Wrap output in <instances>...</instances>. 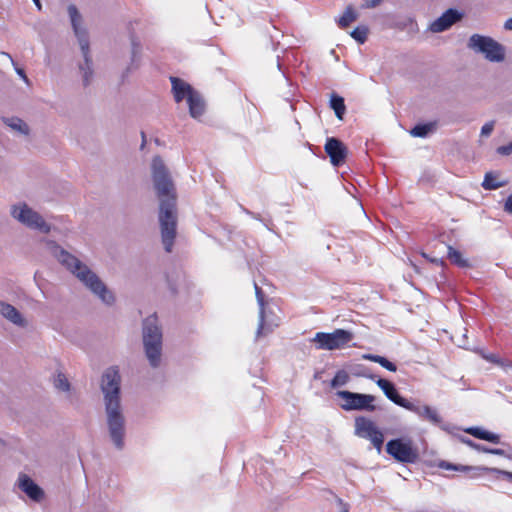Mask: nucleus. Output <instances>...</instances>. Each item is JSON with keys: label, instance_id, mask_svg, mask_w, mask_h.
<instances>
[{"label": "nucleus", "instance_id": "obj_1", "mask_svg": "<svg viewBox=\"0 0 512 512\" xmlns=\"http://www.w3.org/2000/svg\"><path fill=\"white\" fill-rule=\"evenodd\" d=\"M151 170L154 188L160 202L159 223L161 239L165 251L170 253L176 238V190L169 171L160 156L153 157Z\"/></svg>", "mask_w": 512, "mask_h": 512}, {"label": "nucleus", "instance_id": "obj_2", "mask_svg": "<svg viewBox=\"0 0 512 512\" xmlns=\"http://www.w3.org/2000/svg\"><path fill=\"white\" fill-rule=\"evenodd\" d=\"M100 389L103 394L109 436L114 446L121 450L124 447L126 420L121 405V376L117 367H109L103 372Z\"/></svg>", "mask_w": 512, "mask_h": 512}, {"label": "nucleus", "instance_id": "obj_3", "mask_svg": "<svg viewBox=\"0 0 512 512\" xmlns=\"http://www.w3.org/2000/svg\"><path fill=\"white\" fill-rule=\"evenodd\" d=\"M51 250L56 259L92 294L108 306L114 304L113 292L88 265L55 243H52Z\"/></svg>", "mask_w": 512, "mask_h": 512}, {"label": "nucleus", "instance_id": "obj_4", "mask_svg": "<svg viewBox=\"0 0 512 512\" xmlns=\"http://www.w3.org/2000/svg\"><path fill=\"white\" fill-rule=\"evenodd\" d=\"M71 25L75 36L78 39V43L84 58V61L79 64V71L82 76L83 86L87 87L90 85L93 78V67L92 60L89 51V38L88 33L84 27H82V16L74 4H70L67 8Z\"/></svg>", "mask_w": 512, "mask_h": 512}, {"label": "nucleus", "instance_id": "obj_5", "mask_svg": "<svg viewBox=\"0 0 512 512\" xmlns=\"http://www.w3.org/2000/svg\"><path fill=\"white\" fill-rule=\"evenodd\" d=\"M142 338L149 364L151 367L157 368L161 362L163 335L155 314L149 315L143 320Z\"/></svg>", "mask_w": 512, "mask_h": 512}, {"label": "nucleus", "instance_id": "obj_6", "mask_svg": "<svg viewBox=\"0 0 512 512\" xmlns=\"http://www.w3.org/2000/svg\"><path fill=\"white\" fill-rule=\"evenodd\" d=\"M467 48L492 63H501L506 58V48L494 38L482 34H472L467 41Z\"/></svg>", "mask_w": 512, "mask_h": 512}, {"label": "nucleus", "instance_id": "obj_7", "mask_svg": "<svg viewBox=\"0 0 512 512\" xmlns=\"http://www.w3.org/2000/svg\"><path fill=\"white\" fill-rule=\"evenodd\" d=\"M11 216L22 225L32 230H38L42 233H49L51 230L50 224H48L44 218L26 203L20 202L11 206Z\"/></svg>", "mask_w": 512, "mask_h": 512}, {"label": "nucleus", "instance_id": "obj_8", "mask_svg": "<svg viewBox=\"0 0 512 512\" xmlns=\"http://www.w3.org/2000/svg\"><path fill=\"white\" fill-rule=\"evenodd\" d=\"M354 338L352 332L344 329H336L331 333L317 332L312 339L316 343L317 349L337 350L348 345Z\"/></svg>", "mask_w": 512, "mask_h": 512}, {"label": "nucleus", "instance_id": "obj_9", "mask_svg": "<svg viewBox=\"0 0 512 512\" xmlns=\"http://www.w3.org/2000/svg\"><path fill=\"white\" fill-rule=\"evenodd\" d=\"M386 452L401 463H415L419 459V452L411 440L392 439L386 444Z\"/></svg>", "mask_w": 512, "mask_h": 512}, {"label": "nucleus", "instance_id": "obj_10", "mask_svg": "<svg viewBox=\"0 0 512 512\" xmlns=\"http://www.w3.org/2000/svg\"><path fill=\"white\" fill-rule=\"evenodd\" d=\"M336 395L344 401L340 406L345 411H374L376 409L375 405H373L375 401V396L373 395L354 393L347 390L337 391Z\"/></svg>", "mask_w": 512, "mask_h": 512}, {"label": "nucleus", "instance_id": "obj_11", "mask_svg": "<svg viewBox=\"0 0 512 512\" xmlns=\"http://www.w3.org/2000/svg\"><path fill=\"white\" fill-rule=\"evenodd\" d=\"M354 426L355 435L370 440L377 451L381 452L384 435L372 420L364 416H358L355 418Z\"/></svg>", "mask_w": 512, "mask_h": 512}, {"label": "nucleus", "instance_id": "obj_12", "mask_svg": "<svg viewBox=\"0 0 512 512\" xmlns=\"http://www.w3.org/2000/svg\"><path fill=\"white\" fill-rule=\"evenodd\" d=\"M325 152L330 157V161L334 166H340L345 162L347 157V147L339 139L328 138L325 144Z\"/></svg>", "mask_w": 512, "mask_h": 512}, {"label": "nucleus", "instance_id": "obj_13", "mask_svg": "<svg viewBox=\"0 0 512 512\" xmlns=\"http://www.w3.org/2000/svg\"><path fill=\"white\" fill-rule=\"evenodd\" d=\"M0 315L13 325L20 328H26L29 324L27 319L15 306L5 301H0Z\"/></svg>", "mask_w": 512, "mask_h": 512}, {"label": "nucleus", "instance_id": "obj_14", "mask_svg": "<svg viewBox=\"0 0 512 512\" xmlns=\"http://www.w3.org/2000/svg\"><path fill=\"white\" fill-rule=\"evenodd\" d=\"M18 487L33 501L39 502L44 497V491L27 474L19 475Z\"/></svg>", "mask_w": 512, "mask_h": 512}, {"label": "nucleus", "instance_id": "obj_15", "mask_svg": "<svg viewBox=\"0 0 512 512\" xmlns=\"http://www.w3.org/2000/svg\"><path fill=\"white\" fill-rule=\"evenodd\" d=\"M376 384L383 391L385 396L393 403L405 409L411 408L409 406L410 401L399 395L393 383L386 379L380 378L376 381Z\"/></svg>", "mask_w": 512, "mask_h": 512}, {"label": "nucleus", "instance_id": "obj_16", "mask_svg": "<svg viewBox=\"0 0 512 512\" xmlns=\"http://www.w3.org/2000/svg\"><path fill=\"white\" fill-rule=\"evenodd\" d=\"M461 15L454 9H448L430 25V30L435 33L443 32L460 20Z\"/></svg>", "mask_w": 512, "mask_h": 512}, {"label": "nucleus", "instance_id": "obj_17", "mask_svg": "<svg viewBox=\"0 0 512 512\" xmlns=\"http://www.w3.org/2000/svg\"><path fill=\"white\" fill-rule=\"evenodd\" d=\"M255 288V295L256 299L259 305V321H258V327L256 330V339L260 338L261 336L267 335L271 332L270 329L265 327V302H264V293L261 290V288L254 283Z\"/></svg>", "mask_w": 512, "mask_h": 512}, {"label": "nucleus", "instance_id": "obj_18", "mask_svg": "<svg viewBox=\"0 0 512 512\" xmlns=\"http://www.w3.org/2000/svg\"><path fill=\"white\" fill-rule=\"evenodd\" d=\"M170 79L172 83V92L177 103L181 102L185 98L188 99L189 94H193L195 92V90L185 81L177 77H171Z\"/></svg>", "mask_w": 512, "mask_h": 512}, {"label": "nucleus", "instance_id": "obj_19", "mask_svg": "<svg viewBox=\"0 0 512 512\" xmlns=\"http://www.w3.org/2000/svg\"><path fill=\"white\" fill-rule=\"evenodd\" d=\"M409 406L411 408H406L407 410L416 413L423 419L430 421L433 424H439L441 422V417L438 415L437 411L430 406H417L414 403L410 402Z\"/></svg>", "mask_w": 512, "mask_h": 512}, {"label": "nucleus", "instance_id": "obj_20", "mask_svg": "<svg viewBox=\"0 0 512 512\" xmlns=\"http://www.w3.org/2000/svg\"><path fill=\"white\" fill-rule=\"evenodd\" d=\"M189 105V113L193 118H199L205 111V102L202 96L195 91L193 94H189L187 99Z\"/></svg>", "mask_w": 512, "mask_h": 512}, {"label": "nucleus", "instance_id": "obj_21", "mask_svg": "<svg viewBox=\"0 0 512 512\" xmlns=\"http://www.w3.org/2000/svg\"><path fill=\"white\" fill-rule=\"evenodd\" d=\"M141 44L137 38H131V63L127 67L126 72H130L131 70L137 69L139 66V60L141 56Z\"/></svg>", "mask_w": 512, "mask_h": 512}, {"label": "nucleus", "instance_id": "obj_22", "mask_svg": "<svg viewBox=\"0 0 512 512\" xmlns=\"http://www.w3.org/2000/svg\"><path fill=\"white\" fill-rule=\"evenodd\" d=\"M466 432L478 439L486 440L495 444L499 443L500 441L499 435L483 430L482 428L479 427L468 428Z\"/></svg>", "mask_w": 512, "mask_h": 512}, {"label": "nucleus", "instance_id": "obj_23", "mask_svg": "<svg viewBox=\"0 0 512 512\" xmlns=\"http://www.w3.org/2000/svg\"><path fill=\"white\" fill-rule=\"evenodd\" d=\"M507 184V181H501L499 180V175L494 172H487L485 174L482 187L485 190H495L500 187H503Z\"/></svg>", "mask_w": 512, "mask_h": 512}, {"label": "nucleus", "instance_id": "obj_24", "mask_svg": "<svg viewBox=\"0 0 512 512\" xmlns=\"http://www.w3.org/2000/svg\"><path fill=\"white\" fill-rule=\"evenodd\" d=\"M447 257L453 264L460 268L471 267L469 261L463 257L462 253L452 246H448Z\"/></svg>", "mask_w": 512, "mask_h": 512}, {"label": "nucleus", "instance_id": "obj_25", "mask_svg": "<svg viewBox=\"0 0 512 512\" xmlns=\"http://www.w3.org/2000/svg\"><path fill=\"white\" fill-rule=\"evenodd\" d=\"M436 127H437V122L417 124L416 126H414L411 129L410 134L413 137L424 138V137L428 136V134H430L431 132L435 131Z\"/></svg>", "mask_w": 512, "mask_h": 512}, {"label": "nucleus", "instance_id": "obj_26", "mask_svg": "<svg viewBox=\"0 0 512 512\" xmlns=\"http://www.w3.org/2000/svg\"><path fill=\"white\" fill-rule=\"evenodd\" d=\"M3 122L7 126H9L11 129H13L23 135H28L30 132L29 126L20 118H17V117L4 118Z\"/></svg>", "mask_w": 512, "mask_h": 512}, {"label": "nucleus", "instance_id": "obj_27", "mask_svg": "<svg viewBox=\"0 0 512 512\" xmlns=\"http://www.w3.org/2000/svg\"><path fill=\"white\" fill-rule=\"evenodd\" d=\"M330 107L334 110L336 117L339 120H342L346 111L344 98L337 94H332L330 98Z\"/></svg>", "mask_w": 512, "mask_h": 512}, {"label": "nucleus", "instance_id": "obj_28", "mask_svg": "<svg viewBox=\"0 0 512 512\" xmlns=\"http://www.w3.org/2000/svg\"><path fill=\"white\" fill-rule=\"evenodd\" d=\"M362 358L365 360H369V361L378 363L379 365H381L383 368L387 369L388 371L395 372L397 370V366L393 362L389 361L387 358H385L383 356L375 355V354H364V355H362Z\"/></svg>", "mask_w": 512, "mask_h": 512}, {"label": "nucleus", "instance_id": "obj_29", "mask_svg": "<svg viewBox=\"0 0 512 512\" xmlns=\"http://www.w3.org/2000/svg\"><path fill=\"white\" fill-rule=\"evenodd\" d=\"M358 19V14L353 9L351 5L347 6L343 15L338 20V25L340 28L348 27L352 22Z\"/></svg>", "mask_w": 512, "mask_h": 512}, {"label": "nucleus", "instance_id": "obj_30", "mask_svg": "<svg viewBox=\"0 0 512 512\" xmlns=\"http://www.w3.org/2000/svg\"><path fill=\"white\" fill-rule=\"evenodd\" d=\"M53 385L57 390L63 391V392H69L71 389L70 382L68 381L65 374L61 371H58L55 374L54 379H53Z\"/></svg>", "mask_w": 512, "mask_h": 512}, {"label": "nucleus", "instance_id": "obj_31", "mask_svg": "<svg viewBox=\"0 0 512 512\" xmlns=\"http://www.w3.org/2000/svg\"><path fill=\"white\" fill-rule=\"evenodd\" d=\"M439 467L446 469V470H456V471H460V472L480 471V468H478V467H471V466H465V465H453V464L445 462V461H442L439 464Z\"/></svg>", "mask_w": 512, "mask_h": 512}, {"label": "nucleus", "instance_id": "obj_32", "mask_svg": "<svg viewBox=\"0 0 512 512\" xmlns=\"http://www.w3.org/2000/svg\"><path fill=\"white\" fill-rule=\"evenodd\" d=\"M350 377L349 374L344 370H339L334 378L331 380V387L338 388L348 383Z\"/></svg>", "mask_w": 512, "mask_h": 512}, {"label": "nucleus", "instance_id": "obj_33", "mask_svg": "<svg viewBox=\"0 0 512 512\" xmlns=\"http://www.w3.org/2000/svg\"><path fill=\"white\" fill-rule=\"evenodd\" d=\"M351 37L354 38L360 44H363L368 36V28L365 26L356 27L351 33Z\"/></svg>", "mask_w": 512, "mask_h": 512}, {"label": "nucleus", "instance_id": "obj_34", "mask_svg": "<svg viewBox=\"0 0 512 512\" xmlns=\"http://www.w3.org/2000/svg\"><path fill=\"white\" fill-rule=\"evenodd\" d=\"M494 127H495L494 120L486 122L481 128L480 136L485 137V138L489 137L491 135V133L493 132Z\"/></svg>", "mask_w": 512, "mask_h": 512}, {"label": "nucleus", "instance_id": "obj_35", "mask_svg": "<svg viewBox=\"0 0 512 512\" xmlns=\"http://www.w3.org/2000/svg\"><path fill=\"white\" fill-rule=\"evenodd\" d=\"M480 471H489V472L497 473L499 475H502L506 480L512 482V472L500 470L497 468H480Z\"/></svg>", "mask_w": 512, "mask_h": 512}, {"label": "nucleus", "instance_id": "obj_36", "mask_svg": "<svg viewBox=\"0 0 512 512\" xmlns=\"http://www.w3.org/2000/svg\"><path fill=\"white\" fill-rule=\"evenodd\" d=\"M497 152L500 155H505V156L510 155L512 153V142H510L507 145L499 146L497 148Z\"/></svg>", "mask_w": 512, "mask_h": 512}, {"label": "nucleus", "instance_id": "obj_37", "mask_svg": "<svg viewBox=\"0 0 512 512\" xmlns=\"http://www.w3.org/2000/svg\"><path fill=\"white\" fill-rule=\"evenodd\" d=\"M382 3V0H364V3L362 5L363 8H375L379 6Z\"/></svg>", "mask_w": 512, "mask_h": 512}, {"label": "nucleus", "instance_id": "obj_38", "mask_svg": "<svg viewBox=\"0 0 512 512\" xmlns=\"http://www.w3.org/2000/svg\"><path fill=\"white\" fill-rule=\"evenodd\" d=\"M335 499L340 509L339 512H349L350 506L348 503H345L341 498L337 496L335 497Z\"/></svg>", "mask_w": 512, "mask_h": 512}, {"label": "nucleus", "instance_id": "obj_39", "mask_svg": "<svg viewBox=\"0 0 512 512\" xmlns=\"http://www.w3.org/2000/svg\"><path fill=\"white\" fill-rule=\"evenodd\" d=\"M15 66V71L16 73L23 79V81L27 84V85H30V80L28 79L27 75L25 74V71L24 69L22 68H19L17 67L16 65Z\"/></svg>", "mask_w": 512, "mask_h": 512}, {"label": "nucleus", "instance_id": "obj_40", "mask_svg": "<svg viewBox=\"0 0 512 512\" xmlns=\"http://www.w3.org/2000/svg\"><path fill=\"white\" fill-rule=\"evenodd\" d=\"M463 442L466 443L467 445H469L471 448L477 450V451L483 452V448H485L484 446H482L480 444L474 443L470 439L463 440Z\"/></svg>", "mask_w": 512, "mask_h": 512}, {"label": "nucleus", "instance_id": "obj_41", "mask_svg": "<svg viewBox=\"0 0 512 512\" xmlns=\"http://www.w3.org/2000/svg\"><path fill=\"white\" fill-rule=\"evenodd\" d=\"M504 211L512 214V194L508 196L504 204Z\"/></svg>", "mask_w": 512, "mask_h": 512}, {"label": "nucleus", "instance_id": "obj_42", "mask_svg": "<svg viewBox=\"0 0 512 512\" xmlns=\"http://www.w3.org/2000/svg\"><path fill=\"white\" fill-rule=\"evenodd\" d=\"M485 358L492 362V363H495V364H503V359L499 358L497 355L495 354H490V355H487L485 356Z\"/></svg>", "mask_w": 512, "mask_h": 512}, {"label": "nucleus", "instance_id": "obj_43", "mask_svg": "<svg viewBox=\"0 0 512 512\" xmlns=\"http://www.w3.org/2000/svg\"><path fill=\"white\" fill-rule=\"evenodd\" d=\"M498 365L501 366L506 372L512 370V362L509 360L503 359V364H498Z\"/></svg>", "mask_w": 512, "mask_h": 512}, {"label": "nucleus", "instance_id": "obj_44", "mask_svg": "<svg viewBox=\"0 0 512 512\" xmlns=\"http://www.w3.org/2000/svg\"><path fill=\"white\" fill-rule=\"evenodd\" d=\"M483 452L485 453H491V454H495V455H503L504 454V451L502 449H488V448H483Z\"/></svg>", "mask_w": 512, "mask_h": 512}, {"label": "nucleus", "instance_id": "obj_45", "mask_svg": "<svg viewBox=\"0 0 512 512\" xmlns=\"http://www.w3.org/2000/svg\"><path fill=\"white\" fill-rule=\"evenodd\" d=\"M423 256L425 258H427L429 261H431L432 263H435L437 265H441L443 266L444 265V261L442 259H438V258H428V256L426 254H423Z\"/></svg>", "mask_w": 512, "mask_h": 512}, {"label": "nucleus", "instance_id": "obj_46", "mask_svg": "<svg viewBox=\"0 0 512 512\" xmlns=\"http://www.w3.org/2000/svg\"><path fill=\"white\" fill-rule=\"evenodd\" d=\"M504 28L506 30L512 31V17L505 21Z\"/></svg>", "mask_w": 512, "mask_h": 512}, {"label": "nucleus", "instance_id": "obj_47", "mask_svg": "<svg viewBox=\"0 0 512 512\" xmlns=\"http://www.w3.org/2000/svg\"><path fill=\"white\" fill-rule=\"evenodd\" d=\"M32 1H33V2H34V4L36 5L37 9H38L39 11H41V10H42V4H41L40 0H32Z\"/></svg>", "mask_w": 512, "mask_h": 512}, {"label": "nucleus", "instance_id": "obj_48", "mask_svg": "<svg viewBox=\"0 0 512 512\" xmlns=\"http://www.w3.org/2000/svg\"><path fill=\"white\" fill-rule=\"evenodd\" d=\"M253 218L257 219V220H260V217L259 215H256L254 213H251V212H248Z\"/></svg>", "mask_w": 512, "mask_h": 512}, {"label": "nucleus", "instance_id": "obj_49", "mask_svg": "<svg viewBox=\"0 0 512 512\" xmlns=\"http://www.w3.org/2000/svg\"><path fill=\"white\" fill-rule=\"evenodd\" d=\"M7 57L11 59L13 65H15V62L13 61V59L11 58V55L10 54H7Z\"/></svg>", "mask_w": 512, "mask_h": 512}, {"label": "nucleus", "instance_id": "obj_50", "mask_svg": "<svg viewBox=\"0 0 512 512\" xmlns=\"http://www.w3.org/2000/svg\"><path fill=\"white\" fill-rule=\"evenodd\" d=\"M7 57L11 59L13 65H15V62L13 61V59L11 58V55L10 54H7Z\"/></svg>", "mask_w": 512, "mask_h": 512}, {"label": "nucleus", "instance_id": "obj_51", "mask_svg": "<svg viewBox=\"0 0 512 512\" xmlns=\"http://www.w3.org/2000/svg\"><path fill=\"white\" fill-rule=\"evenodd\" d=\"M367 377H368V378H370V379H372V380H374V378H375V377H374V375H369V376H367Z\"/></svg>", "mask_w": 512, "mask_h": 512}]
</instances>
